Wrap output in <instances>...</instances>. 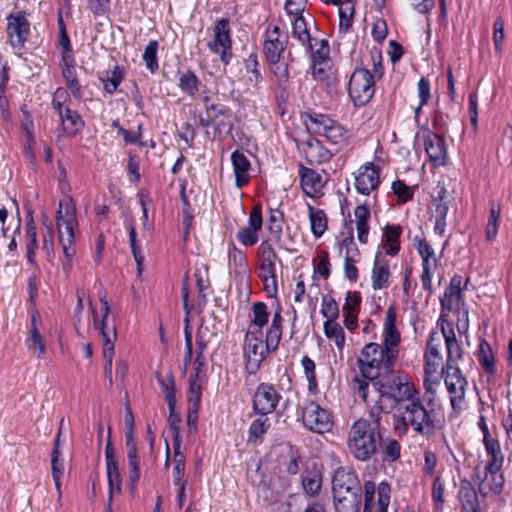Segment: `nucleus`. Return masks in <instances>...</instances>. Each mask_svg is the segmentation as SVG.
Masks as SVG:
<instances>
[{
  "mask_svg": "<svg viewBox=\"0 0 512 512\" xmlns=\"http://www.w3.org/2000/svg\"><path fill=\"white\" fill-rule=\"evenodd\" d=\"M463 349L456 338L453 325L449 322L441 324V331L430 333L424 355L425 373L428 376L437 373L442 366V374L452 409L460 412L465 406L467 379L457 366L462 358Z\"/></svg>",
  "mask_w": 512,
  "mask_h": 512,
  "instance_id": "f257e3e1",
  "label": "nucleus"
},
{
  "mask_svg": "<svg viewBox=\"0 0 512 512\" xmlns=\"http://www.w3.org/2000/svg\"><path fill=\"white\" fill-rule=\"evenodd\" d=\"M400 334L395 326V313L388 309L383 333V344L370 342L366 344L357 359L362 377L376 379L393 368L399 354Z\"/></svg>",
  "mask_w": 512,
  "mask_h": 512,
  "instance_id": "f03ea898",
  "label": "nucleus"
},
{
  "mask_svg": "<svg viewBox=\"0 0 512 512\" xmlns=\"http://www.w3.org/2000/svg\"><path fill=\"white\" fill-rule=\"evenodd\" d=\"M384 412V406L376 401L369 408L367 417H360L350 426L347 448L356 460L368 462L380 452L385 433L381 424Z\"/></svg>",
  "mask_w": 512,
  "mask_h": 512,
  "instance_id": "7ed1b4c3",
  "label": "nucleus"
},
{
  "mask_svg": "<svg viewBox=\"0 0 512 512\" xmlns=\"http://www.w3.org/2000/svg\"><path fill=\"white\" fill-rule=\"evenodd\" d=\"M435 405L432 393L421 400L418 392L396 408L394 429L400 434H406L408 427L422 436L434 434L440 422Z\"/></svg>",
  "mask_w": 512,
  "mask_h": 512,
  "instance_id": "20e7f679",
  "label": "nucleus"
},
{
  "mask_svg": "<svg viewBox=\"0 0 512 512\" xmlns=\"http://www.w3.org/2000/svg\"><path fill=\"white\" fill-rule=\"evenodd\" d=\"M373 387L379 393L377 401L381 403L383 398L391 399L395 408L418 393L409 375L393 368L377 377L373 381Z\"/></svg>",
  "mask_w": 512,
  "mask_h": 512,
  "instance_id": "39448f33",
  "label": "nucleus"
},
{
  "mask_svg": "<svg viewBox=\"0 0 512 512\" xmlns=\"http://www.w3.org/2000/svg\"><path fill=\"white\" fill-rule=\"evenodd\" d=\"M101 309L100 315L97 313L92 303L89 304L91 314L93 316V325L98 330L103 338V357L105 359V376L112 385V366L114 356V342L117 338L116 327L109 322L110 306L106 299V293L100 295Z\"/></svg>",
  "mask_w": 512,
  "mask_h": 512,
  "instance_id": "423d86ee",
  "label": "nucleus"
},
{
  "mask_svg": "<svg viewBox=\"0 0 512 512\" xmlns=\"http://www.w3.org/2000/svg\"><path fill=\"white\" fill-rule=\"evenodd\" d=\"M56 220L65 260H73L75 249L72 245L75 240L74 227L77 225V218L76 207L71 198L59 201Z\"/></svg>",
  "mask_w": 512,
  "mask_h": 512,
  "instance_id": "0eeeda50",
  "label": "nucleus"
},
{
  "mask_svg": "<svg viewBox=\"0 0 512 512\" xmlns=\"http://www.w3.org/2000/svg\"><path fill=\"white\" fill-rule=\"evenodd\" d=\"M70 101V96L63 88H58L54 95L52 105L58 114L63 131L73 136L84 126V122L77 111L72 110L66 103Z\"/></svg>",
  "mask_w": 512,
  "mask_h": 512,
  "instance_id": "6e6552de",
  "label": "nucleus"
},
{
  "mask_svg": "<svg viewBox=\"0 0 512 512\" xmlns=\"http://www.w3.org/2000/svg\"><path fill=\"white\" fill-rule=\"evenodd\" d=\"M307 127L314 133L323 136L333 145H342L347 139V131L336 121L324 114L310 113L307 115Z\"/></svg>",
  "mask_w": 512,
  "mask_h": 512,
  "instance_id": "1a4fd4ad",
  "label": "nucleus"
},
{
  "mask_svg": "<svg viewBox=\"0 0 512 512\" xmlns=\"http://www.w3.org/2000/svg\"><path fill=\"white\" fill-rule=\"evenodd\" d=\"M348 92L355 106L366 105L375 92L374 76L366 68L356 69L350 77Z\"/></svg>",
  "mask_w": 512,
  "mask_h": 512,
  "instance_id": "9d476101",
  "label": "nucleus"
},
{
  "mask_svg": "<svg viewBox=\"0 0 512 512\" xmlns=\"http://www.w3.org/2000/svg\"><path fill=\"white\" fill-rule=\"evenodd\" d=\"M304 426L312 432L323 434L333 426L331 414L314 401H307L302 407Z\"/></svg>",
  "mask_w": 512,
  "mask_h": 512,
  "instance_id": "9b49d317",
  "label": "nucleus"
},
{
  "mask_svg": "<svg viewBox=\"0 0 512 512\" xmlns=\"http://www.w3.org/2000/svg\"><path fill=\"white\" fill-rule=\"evenodd\" d=\"M213 32L214 37L208 43V47L213 53L218 54L220 60L227 65L233 56L228 19L222 18L217 20Z\"/></svg>",
  "mask_w": 512,
  "mask_h": 512,
  "instance_id": "f8f14e48",
  "label": "nucleus"
},
{
  "mask_svg": "<svg viewBox=\"0 0 512 512\" xmlns=\"http://www.w3.org/2000/svg\"><path fill=\"white\" fill-rule=\"evenodd\" d=\"M501 470L502 467L489 468L484 466V470L481 472L480 466L474 468L475 479L478 481V490L483 496L490 493L495 495L502 493L505 477Z\"/></svg>",
  "mask_w": 512,
  "mask_h": 512,
  "instance_id": "ddd939ff",
  "label": "nucleus"
},
{
  "mask_svg": "<svg viewBox=\"0 0 512 512\" xmlns=\"http://www.w3.org/2000/svg\"><path fill=\"white\" fill-rule=\"evenodd\" d=\"M270 350L263 344L262 331L248 329L244 339V355L249 366L258 368Z\"/></svg>",
  "mask_w": 512,
  "mask_h": 512,
  "instance_id": "4468645a",
  "label": "nucleus"
},
{
  "mask_svg": "<svg viewBox=\"0 0 512 512\" xmlns=\"http://www.w3.org/2000/svg\"><path fill=\"white\" fill-rule=\"evenodd\" d=\"M105 460H106V473L108 479L109 486V495H108V512H112L111 502L113 498V494L115 492H121V483L122 477L118 467V461L116 458L115 450L112 446L110 437H108L106 447H105Z\"/></svg>",
  "mask_w": 512,
  "mask_h": 512,
  "instance_id": "2eb2a0df",
  "label": "nucleus"
},
{
  "mask_svg": "<svg viewBox=\"0 0 512 512\" xmlns=\"http://www.w3.org/2000/svg\"><path fill=\"white\" fill-rule=\"evenodd\" d=\"M280 398V394L273 385L261 383L254 393L253 408L258 414L266 416L276 409Z\"/></svg>",
  "mask_w": 512,
  "mask_h": 512,
  "instance_id": "dca6fc26",
  "label": "nucleus"
},
{
  "mask_svg": "<svg viewBox=\"0 0 512 512\" xmlns=\"http://www.w3.org/2000/svg\"><path fill=\"white\" fill-rule=\"evenodd\" d=\"M288 36L283 35L281 38L279 26H274L266 31V40L264 43V52L269 64H277L282 53L286 48Z\"/></svg>",
  "mask_w": 512,
  "mask_h": 512,
  "instance_id": "f3484780",
  "label": "nucleus"
},
{
  "mask_svg": "<svg viewBox=\"0 0 512 512\" xmlns=\"http://www.w3.org/2000/svg\"><path fill=\"white\" fill-rule=\"evenodd\" d=\"M380 169L373 163L363 165L355 177V188L363 195H369L380 184Z\"/></svg>",
  "mask_w": 512,
  "mask_h": 512,
  "instance_id": "a211bd4d",
  "label": "nucleus"
},
{
  "mask_svg": "<svg viewBox=\"0 0 512 512\" xmlns=\"http://www.w3.org/2000/svg\"><path fill=\"white\" fill-rule=\"evenodd\" d=\"M7 21V33L11 45L15 48L22 47L30 31L28 20L24 15L17 13L15 15H9Z\"/></svg>",
  "mask_w": 512,
  "mask_h": 512,
  "instance_id": "6ab92c4d",
  "label": "nucleus"
},
{
  "mask_svg": "<svg viewBox=\"0 0 512 512\" xmlns=\"http://www.w3.org/2000/svg\"><path fill=\"white\" fill-rule=\"evenodd\" d=\"M301 186L304 193L309 197H318L322 194L325 184L323 176L313 169L300 167Z\"/></svg>",
  "mask_w": 512,
  "mask_h": 512,
  "instance_id": "aec40b11",
  "label": "nucleus"
},
{
  "mask_svg": "<svg viewBox=\"0 0 512 512\" xmlns=\"http://www.w3.org/2000/svg\"><path fill=\"white\" fill-rule=\"evenodd\" d=\"M345 491L347 493L351 491L361 492L360 482L356 475L347 471L344 468H338L332 478V492L333 495H337L339 491Z\"/></svg>",
  "mask_w": 512,
  "mask_h": 512,
  "instance_id": "412c9836",
  "label": "nucleus"
},
{
  "mask_svg": "<svg viewBox=\"0 0 512 512\" xmlns=\"http://www.w3.org/2000/svg\"><path fill=\"white\" fill-rule=\"evenodd\" d=\"M424 148L434 166L445 164L447 151L442 137L434 133L428 134L424 140Z\"/></svg>",
  "mask_w": 512,
  "mask_h": 512,
  "instance_id": "4be33fe9",
  "label": "nucleus"
},
{
  "mask_svg": "<svg viewBox=\"0 0 512 512\" xmlns=\"http://www.w3.org/2000/svg\"><path fill=\"white\" fill-rule=\"evenodd\" d=\"M334 506L336 512H359L361 502V492L354 490L347 493L339 491L337 495H333Z\"/></svg>",
  "mask_w": 512,
  "mask_h": 512,
  "instance_id": "5701e85b",
  "label": "nucleus"
},
{
  "mask_svg": "<svg viewBox=\"0 0 512 512\" xmlns=\"http://www.w3.org/2000/svg\"><path fill=\"white\" fill-rule=\"evenodd\" d=\"M390 269L387 260L380 254H377L372 269V287L374 290H380L388 287L390 278Z\"/></svg>",
  "mask_w": 512,
  "mask_h": 512,
  "instance_id": "b1692460",
  "label": "nucleus"
},
{
  "mask_svg": "<svg viewBox=\"0 0 512 512\" xmlns=\"http://www.w3.org/2000/svg\"><path fill=\"white\" fill-rule=\"evenodd\" d=\"M236 186L241 188L249 181L250 162L244 153L236 150L231 155Z\"/></svg>",
  "mask_w": 512,
  "mask_h": 512,
  "instance_id": "393cba45",
  "label": "nucleus"
},
{
  "mask_svg": "<svg viewBox=\"0 0 512 512\" xmlns=\"http://www.w3.org/2000/svg\"><path fill=\"white\" fill-rule=\"evenodd\" d=\"M357 238L360 243L366 244L368 241L369 225L371 217L370 209L367 204L358 205L354 210Z\"/></svg>",
  "mask_w": 512,
  "mask_h": 512,
  "instance_id": "a878e982",
  "label": "nucleus"
},
{
  "mask_svg": "<svg viewBox=\"0 0 512 512\" xmlns=\"http://www.w3.org/2000/svg\"><path fill=\"white\" fill-rule=\"evenodd\" d=\"M461 283L462 277L460 275H454L451 278L450 284L445 290L444 297L441 299V304L444 309L451 311L458 306L461 297Z\"/></svg>",
  "mask_w": 512,
  "mask_h": 512,
  "instance_id": "bb28decb",
  "label": "nucleus"
},
{
  "mask_svg": "<svg viewBox=\"0 0 512 512\" xmlns=\"http://www.w3.org/2000/svg\"><path fill=\"white\" fill-rule=\"evenodd\" d=\"M402 229L400 226L387 225L384 228L383 240L384 248L388 255L394 256L400 250L399 238L401 236Z\"/></svg>",
  "mask_w": 512,
  "mask_h": 512,
  "instance_id": "cd10ccee",
  "label": "nucleus"
},
{
  "mask_svg": "<svg viewBox=\"0 0 512 512\" xmlns=\"http://www.w3.org/2000/svg\"><path fill=\"white\" fill-rule=\"evenodd\" d=\"M485 451L489 457L485 467L496 468L503 467L504 464V454L501 449L500 442L495 439H489L483 442Z\"/></svg>",
  "mask_w": 512,
  "mask_h": 512,
  "instance_id": "c85d7f7f",
  "label": "nucleus"
},
{
  "mask_svg": "<svg viewBox=\"0 0 512 512\" xmlns=\"http://www.w3.org/2000/svg\"><path fill=\"white\" fill-rule=\"evenodd\" d=\"M302 486L306 494L317 496L322 486L321 472L316 468L306 470L302 475Z\"/></svg>",
  "mask_w": 512,
  "mask_h": 512,
  "instance_id": "c756f323",
  "label": "nucleus"
},
{
  "mask_svg": "<svg viewBox=\"0 0 512 512\" xmlns=\"http://www.w3.org/2000/svg\"><path fill=\"white\" fill-rule=\"evenodd\" d=\"M178 81V86L183 93L191 98L196 97L201 82L193 71L187 70L182 73L179 72Z\"/></svg>",
  "mask_w": 512,
  "mask_h": 512,
  "instance_id": "7c9ffc66",
  "label": "nucleus"
},
{
  "mask_svg": "<svg viewBox=\"0 0 512 512\" xmlns=\"http://www.w3.org/2000/svg\"><path fill=\"white\" fill-rule=\"evenodd\" d=\"M230 109L222 104H211L205 107V116H200L199 122L202 127L213 125L218 118L228 116Z\"/></svg>",
  "mask_w": 512,
  "mask_h": 512,
  "instance_id": "2f4dec72",
  "label": "nucleus"
},
{
  "mask_svg": "<svg viewBox=\"0 0 512 512\" xmlns=\"http://www.w3.org/2000/svg\"><path fill=\"white\" fill-rule=\"evenodd\" d=\"M382 461L393 463L401 456V445L398 440L392 437H384L380 448Z\"/></svg>",
  "mask_w": 512,
  "mask_h": 512,
  "instance_id": "473e14b6",
  "label": "nucleus"
},
{
  "mask_svg": "<svg viewBox=\"0 0 512 512\" xmlns=\"http://www.w3.org/2000/svg\"><path fill=\"white\" fill-rule=\"evenodd\" d=\"M311 231L316 238L321 237L327 229V217L323 210L308 206Z\"/></svg>",
  "mask_w": 512,
  "mask_h": 512,
  "instance_id": "72a5a7b5",
  "label": "nucleus"
},
{
  "mask_svg": "<svg viewBox=\"0 0 512 512\" xmlns=\"http://www.w3.org/2000/svg\"><path fill=\"white\" fill-rule=\"evenodd\" d=\"M292 35L297 38L307 49H313L312 37L307 29V23L302 15L296 16L292 23Z\"/></svg>",
  "mask_w": 512,
  "mask_h": 512,
  "instance_id": "f704fd0d",
  "label": "nucleus"
},
{
  "mask_svg": "<svg viewBox=\"0 0 512 512\" xmlns=\"http://www.w3.org/2000/svg\"><path fill=\"white\" fill-rule=\"evenodd\" d=\"M61 67L67 87L75 97H81L80 84L77 80L74 61H62Z\"/></svg>",
  "mask_w": 512,
  "mask_h": 512,
  "instance_id": "c9c22d12",
  "label": "nucleus"
},
{
  "mask_svg": "<svg viewBox=\"0 0 512 512\" xmlns=\"http://www.w3.org/2000/svg\"><path fill=\"white\" fill-rule=\"evenodd\" d=\"M123 79L124 71L120 66H115L113 70L106 71L105 74L100 77L103 89L109 94H113L117 90Z\"/></svg>",
  "mask_w": 512,
  "mask_h": 512,
  "instance_id": "e433bc0d",
  "label": "nucleus"
},
{
  "mask_svg": "<svg viewBox=\"0 0 512 512\" xmlns=\"http://www.w3.org/2000/svg\"><path fill=\"white\" fill-rule=\"evenodd\" d=\"M458 497L462 504V508L466 511L480 506L475 489L467 481L461 483Z\"/></svg>",
  "mask_w": 512,
  "mask_h": 512,
  "instance_id": "4c0bfd02",
  "label": "nucleus"
},
{
  "mask_svg": "<svg viewBox=\"0 0 512 512\" xmlns=\"http://www.w3.org/2000/svg\"><path fill=\"white\" fill-rule=\"evenodd\" d=\"M205 330L207 331V328L200 327L196 335V357L194 361L196 377H199V373L204 367L206 361L203 355L208 344V341L205 339Z\"/></svg>",
  "mask_w": 512,
  "mask_h": 512,
  "instance_id": "58836bf2",
  "label": "nucleus"
},
{
  "mask_svg": "<svg viewBox=\"0 0 512 512\" xmlns=\"http://www.w3.org/2000/svg\"><path fill=\"white\" fill-rule=\"evenodd\" d=\"M477 358L486 373H490V374L494 373V371H495L494 355H493L492 349L487 341H485V340L481 341L479 348H478V352H477Z\"/></svg>",
  "mask_w": 512,
  "mask_h": 512,
  "instance_id": "ea45409f",
  "label": "nucleus"
},
{
  "mask_svg": "<svg viewBox=\"0 0 512 512\" xmlns=\"http://www.w3.org/2000/svg\"><path fill=\"white\" fill-rule=\"evenodd\" d=\"M253 318L249 329L254 331H261V329L268 323L269 313L267 305L263 302H256L252 306Z\"/></svg>",
  "mask_w": 512,
  "mask_h": 512,
  "instance_id": "a19ab883",
  "label": "nucleus"
},
{
  "mask_svg": "<svg viewBox=\"0 0 512 512\" xmlns=\"http://www.w3.org/2000/svg\"><path fill=\"white\" fill-rule=\"evenodd\" d=\"M339 5V30L347 32L353 23L354 3L352 0H345Z\"/></svg>",
  "mask_w": 512,
  "mask_h": 512,
  "instance_id": "79ce46f5",
  "label": "nucleus"
},
{
  "mask_svg": "<svg viewBox=\"0 0 512 512\" xmlns=\"http://www.w3.org/2000/svg\"><path fill=\"white\" fill-rule=\"evenodd\" d=\"M60 450H59V439L57 438L54 442V447L51 453V468H52V477L55 482V486L58 491H60L61 487V478L63 475L64 465L63 461L59 459Z\"/></svg>",
  "mask_w": 512,
  "mask_h": 512,
  "instance_id": "37998d69",
  "label": "nucleus"
},
{
  "mask_svg": "<svg viewBox=\"0 0 512 512\" xmlns=\"http://www.w3.org/2000/svg\"><path fill=\"white\" fill-rule=\"evenodd\" d=\"M324 333L327 338L333 339L336 346L342 350L345 344V333L343 328L335 320H326L324 323Z\"/></svg>",
  "mask_w": 512,
  "mask_h": 512,
  "instance_id": "c03bdc74",
  "label": "nucleus"
},
{
  "mask_svg": "<svg viewBox=\"0 0 512 512\" xmlns=\"http://www.w3.org/2000/svg\"><path fill=\"white\" fill-rule=\"evenodd\" d=\"M417 251L422 258V267L426 266H437V259L432 246L424 239L416 238Z\"/></svg>",
  "mask_w": 512,
  "mask_h": 512,
  "instance_id": "a18cd8bd",
  "label": "nucleus"
},
{
  "mask_svg": "<svg viewBox=\"0 0 512 512\" xmlns=\"http://www.w3.org/2000/svg\"><path fill=\"white\" fill-rule=\"evenodd\" d=\"M500 216V205L493 203L490 208V215L488 218V223L486 225V239L488 241L494 240L497 235Z\"/></svg>",
  "mask_w": 512,
  "mask_h": 512,
  "instance_id": "49530a36",
  "label": "nucleus"
},
{
  "mask_svg": "<svg viewBox=\"0 0 512 512\" xmlns=\"http://www.w3.org/2000/svg\"><path fill=\"white\" fill-rule=\"evenodd\" d=\"M201 384L196 377V372L190 376L189 379V392H188V403L190 408H194V411H198L199 404L201 401Z\"/></svg>",
  "mask_w": 512,
  "mask_h": 512,
  "instance_id": "de8ad7c7",
  "label": "nucleus"
},
{
  "mask_svg": "<svg viewBox=\"0 0 512 512\" xmlns=\"http://www.w3.org/2000/svg\"><path fill=\"white\" fill-rule=\"evenodd\" d=\"M26 248H27V260L29 263H35L36 250L38 248L36 228L31 221L26 227Z\"/></svg>",
  "mask_w": 512,
  "mask_h": 512,
  "instance_id": "09e8293b",
  "label": "nucleus"
},
{
  "mask_svg": "<svg viewBox=\"0 0 512 512\" xmlns=\"http://www.w3.org/2000/svg\"><path fill=\"white\" fill-rule=\"evenodd\" d=\"M269 426L268 418L260 415V417L254 420L249 427V441H261Z\"/></svg>",
  "mask_w": 512,
  "mask_h": 512,
  "instance_id": "8fccbe9b",
  "label": "nucleus"
},
{
  "mask_svg": "<svg viewBox=\"0 0 512 512\" xmlns=\"http://www.w3.org/2000/svg\"><path fill=\"white\" fill-rule=\"evenodd\" d=\"M158 383L164 393L165 401L168 406H172L173 403H176L175 398V383L172 374H168L166 378L157 374Z\"/></svg>",
  "mask_w": 512,
  "mask_h": 512,
  "instance_id": "3c124183",
  "label": "nucleus"
},
{
  "mask_svg": "<svg viewBox=\"0 0 512 512\" xmlns=\"http://www.w3.org/2000/svg\"><path fill=\"white\" fill-rule=\"evenodd\" d=\"M157 51H158V42L155 40H151L145 47V50L143 53V60L145 62V65H146L147 69H149L152 73L157 71L158 67H159Z\"/></svg>",
  "mask_w": 512,
  "mask_h": 512,
  "instance_id": "603ef678",
  "label": "nucleus"
},
{
  "mask_svg": "<svg viewBox=\"0 0 512 512\" xmlns=\"http://www.w3.org/2000/svg\"><path fill=\"white\" fill-rule=\"evenodd\" d=\"M59 26V45L62 48V61H74L70 39L67 35L65 25L61 17L59 18Z\"/></svg>",
  "mask_w": 512,
  "mask_h": 512,
  "instance_id": "864d4df0",
  "label": "nucleus"
},
{
  "mask_svg": "<svg viewBox=\"0 0 512 512\" xmlns=\"http://www.w3.org/2000/svg\"><path fill=\"white\" fill-rule=\"evenodd\" d=\"M25 343L30 351H38V357L45 353V344L38 328H30L29 336Z\"/></svg>",
  "mask_w": 512,
  "mask_h": 512,
  "instance_id": "5fc2aeb1",
  "label": "nucleus"
},
{
  "mask_svg": "<svg viewBox=\"0 0 512 512\" xmlns=\"http://www.w3.org/2000/svg\"><path fill=\"white\" fill-rule=\"evenodd\" d=\"M417 90H418V96H419L420 101H419V105L415 109L416 120L418 119V117L421 113L422 107L424 105H426L430 99L431 94H430L429 81L426 78L422 77L418 81Z\"/></svg>",
  "mask_w": 512,
  "mask_h": 512,
  "instance_id": "6e6d98bb",
  "label": "nucleus"
},
{
  "mask_svg": "<svg viewBox=\"0 0 512 512\" xmlns=\"http://www.w3.org/2000/svg\"><path fill=\"white\" fill-rule=\"evenodd\" d=\"M321 313L325 318H327V320H335L338 317V305L336 301L328 294L322 297Z\"/></svg>",
  "mask_w": 512,
  "mask_h": 512,
  "instance_id": "4d7b16f0",
  "label": "nucleus"
},
{
  "mask_svg": "<svg viewBox=\"0 0 512 512\" xmlns=\"http://www.w3.org/2000/svg\"><path fill=\"white\" fill-rule=\"evenodd\" d=\"M392 190L402 203L413 198V190L401 180H396L392 183Z\"/></svg>",
  "mask_w": 512,
  "mask_h": 512,
  "instance_id": "13d9d810",
  "label": "nucleus"
},
{
  "mask_svg": "<svg viewBox=\"0 0 512 512\" xmlns=\"http://www.w3.org/2000/svg\"><path fill=\"white\" fill-rule=\"evenodd\" d=\"M445 191H442L439 193L438 197L434 198L432 200V207H434V211L432 214V217L434 218H446L448 211H449V205L448 202L444 200Z\"/></svg>",
  "mask_w": 512,
  "mask_h": 512,
  "instance_id": "bf43d9fd",
  "label": "nucleus"
},
{
  "mask_svg": "<svg viewBox=\"0 0 512 512\" xmlns=\"http://www.w3.org/2000/svg\"><path fill=\"white\" fill-rule=\"evenodd\" d=\"M369 380L368 378H360L359 376H355L351 381V387L353 391L361 398L363 401H367L368 389H369ZM373 381V379H371ZM376 379H374L375 381Z\"/></svg>",
  "mask_w": 512,
  "mask_h": 512,
  "instance_id": "052dcab7",
  "label": "nucleus"
},
{
  "mask_svg": "<svg viewBox=\"0 0 512 512\" xmlns=\"http://www.w3.org/2000/svg\"><path fill=\"white\" fill-rule=\"evenodd\" d=\"M257 66V57L251 54L249 58L246 60L245 67L247 72L251 73V76H249L248 80L253 86H257L262 79V76L259 70L257 69Z\"/></svg>",
  "mask_w": 512,
  "mask_h": 512,
  "instance_id": "680f3d73",
  "label": "nucleus"
},
{
  "mask_svg": "<svg viewBox=\"0 0 512 512\" xmlns=\"http://www.w3.org/2000/svg\"><path fill=\"white\" fill-rule=\"evenodd\" d=\"M494 32H493V41L495 44V50L497 53H502V44L505 39V33H504V21L502 18H497L493 25Z\"/></svg>",
  "mask_w": 512,
  "mask_h": 512,
  "instance_id": "e2e57ef3",
  "label": "nucleus"
},
{
  "mask_svg": "<svg viewBox=\"0 0 512 512\" xmlns=\"http://www.w3.org/2000/svg\"><path fill=\"white\" fill-rule=\"evenodd\" d=\"M444 490L445 484L440 476H437L434 480L432 487V498L437 509L442 508L444 503Z\"/></svg>",
  "mask_w": 512,
  "mask_h": 512,
  "instance_id": "0e129e2a",
  "label": "nucleus"
},
{
  "mask_svg": "<svg viewBox=\"0 0 512 512\" xmlns=\"http://www.w3.org/2000/svg\"><path fill=\"white\" fill-rule=\"evenodd\" d=\"M237 239L244 246H253L258 242V231L249 227L243 228L237 233Z\"/></svg>",
  "mask_w": 512,
  "mask_h": 512,
  "instance_id": "69168bd1",
  "label": "nucleus"
},
{
  "mask_svg": "<svg viewBox=\"0 0 512 512\" xmlns=\"http://www.w3.org/2000/svg\"><path fill=\"white\" fill-rule=\"evenodd\" d=\"M360 295L358 292L348 291L345 297V303L343 305V311L345 313H358L360 305Z\"/></svg>",
  "mask_w": 512,
  "mask_h": 512,
  "instance_id": "338daca9",
  "label": "nucleus"
},
{
  "mask_svg": "<svg viewBox=\"0 0 512 512\" xmlns=\"http://www.w3.org/2000/svg\"><path fill=\"white\" fill-rule=\"evenodd\" d=\"M282 335V329L270 327L266 332L265 344L270 351H275L278 348Z\"/></svg>",
  "mask_w": 512,
  "mask_h": 512,
  "instance_id": "774afa93",
  "label": "nucleus"
}]
</instances>
